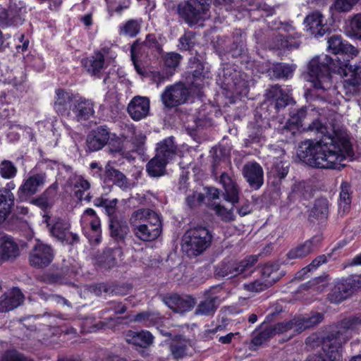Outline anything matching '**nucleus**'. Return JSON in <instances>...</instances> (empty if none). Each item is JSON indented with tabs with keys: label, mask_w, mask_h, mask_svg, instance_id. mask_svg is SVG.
Here are the masks:
<instances>
[{
	"label": "nucleus",
	"mask_w": 361,
	"mask_h": 361,
	"mask_svg": "<svg viewBox=\"0 0 361 361\" xmlns=\"http://www.w3.org/2000/svg\"><path fill=\"white\" fill-rule=\"evenodd\" d=\"M73 118L80 122L87 121L94 114V104L92 101L80 97L74 101L71 109Z\"/></svg>",
	"instance_id": "nucleus-20"
},
{
	"label": "nucleus",
	"mask_w": 361,
	"mask_h": 361,
	"mask_svg": "<svg viewBox=\"0 0 361 361\" xmlns=\"http://www.w3.org/2000/svg\"><path fill=\"white\" fill-rule=\"evenodd\" d=\"M128 130L131 133L130 141L133 145L134 150L142 151L146 141L145 135L133 127L128 128Z\"/></svg>",
	"instance_id": "nucleus-46"
},
{
	"label": "nucleus",
	"mask_w": 361,
	"mask_h": 361,
	"mask_svg": "<svg viewBox=\"0 0 361 361\" xmlns=\"http://www.w3.org/2000/svg\"><path fill=\"white\" fill-rule=\"evenodd\" d=\"M109 140V130L106 126H101L92 130L87 136L86 144L92 152L102 149Z\"/></svg>",
	"instance_id": "nucleus-14"
},
{
	"label": "nucleus",
	"mask_w": 361,
	"mask_h": 361,
	"mask_svg": "<svg viewBox=\"0 0 361 361\" xmlns=\"http://www.w3.org/2000/svg\"><path fill=\"white\" fill-rule=\"evenodd\" d=\"M1 361H32L30 358L16 350H7L3 355Z\"/></svg>",
	"instance_id": "nucleus-57"
},
{
	"label": "nucleus",
	"mask_w": 361,
	"mask_h": 361,
	"mask_svg": "<svg viewBox=\"0 0 361 361\" xmlns=\"http://www.w3.org/2000/svg\"><path fill=\"white\" fill-rule=\"evenodd\" d=\"M296 324H298L297 319L294 318L292 320L284 321L277 323L274 325H271L269 326L271 330H272L274 335L276 334H283L290 330H293V332L297 333Z\"/></svg>",
	"instance_id": "nucleus-48"
},
{
	"label": "nucleus",
	"mask_w": 361,
	"mask_h": 361,
	"mask_svg": "<svg viewBox=\"0 0 361 361\" xmlns=\"http://www.w3.org/2000/svg\"><path fill=\"white\" fill-rule=\"evenodd\" d=\"M212 238V233L207 227H191L183 235L182 250L189 257H197L209 247Z\"/></svg>",
	"instance_id": "nucleus-3"
},
{
	"label": "nucleus",
	"mask_w": 361,
	"mask_h": 361,
	"mask_svg": "<svg viewBox=\"0 0 361 361\" xmlns=\"http://www.w3.org/2000/svg\"><path fill=\"white\" fill-rule=\"evenodd\" d=\"M54 255V250L51 245L37 242L29 252V264L35 269H44L53 262Z\"/></svg>",
	"instance_id": "nucleus-7"
},
{
	"label": "nucleus",
	"mask_w": 361,
	"mask_h": 361,
	"mask_svg": "<svg viewBox=\"0 0 361 361\" xmlns=\"http://www.w3.org/2000/svg\"><path fill=\"white\" fill-rule=\"evenodd\" d=\"M110 235L116 241H124L129 233V228L126 222L118 220L114 217L109 220Z\"/></svg>",
	"instance_id": "nucleus-30"
},
{
	"label": "nucleus",
	"mask_w": 361,
	"mask_h": 361,
	"mask_svg": "<svg viewBox=\"0 0 361 361\" xmlns=\"http://www.w3.org/2000/svg\"><path fill=\"white\" fill-rule=\"evenodd\" d=\"M152 218L159 219V215L148 208H141L134 211L130 218V223L133 227L136 226L147 224V222L152 221Z\"/></svg>",
	"instance_id": "nucleus-31"
},
{
	"label": "nucleus",
	"mask_w": 361,
	"mask_h": 361,
	"mask_svg": "<svg viewBox=\"0 0 361 361\" xmlns=\"http://www.w3.org/2000/svg\"><path fill=\"white\" fill-rule=\"evenodd\" d=\"M304 23L310 34L317 37L324 36L328 30L324 17L319 11H314L307 16Z\"/></svg>",
	"instance_id": "nucleus-17"
},
{
	"label": "nucleus",
	"mask_w": 361,
	"mask_h": 361,
	"mask_svg": "<svg viewBox=\"0 0 361 361\" xmlns=\"http://www.w3.org/2000/svg\"><path fill=\"white\" fill-rule=\"evenodd\" d=\"M76 97L74 94L63 89L55 91L54 109L56 112L63 116H71V109Z\"/></svg>",
	"instance_id": "nucleus-10"
},
{
	"label": "nucleus",
	"mask_w": 361,
	"mask_h": 361,
	"mask_svg": "<svg viewBox=\"0 0 361 361\" xmlns=\"http://www.w3.org/2000/svg\"><path fill=\"white\" fill-rule=\"evenodd\" d=\"M283 276L279 271V265L277 263H267L262 269V277L267 281L268 285L272 286Z\"/></svg>",
	"instance_id": "nucleus-37"
},
{
	"label": "nucleus",
	"mask_w": 361,
	"mask_h": 361,
	"mask_svg": "<svg viewBox=\"0 0 361 361\" xmlns=\"http://www.w3.org/2000/svg\"><path fill=\"white\" fill-rule=\"evenodd\" d=\"M291 101V98L289 95L285 92L282 93L275 100V108L277 111L285 108Z\"/></svg>",
	"instance_id": "nucleus-64"
},
{
	"label": "nucleus",
	"mask_w": 361,
	"mask_h": 361,
	"mask_svg": "<svg viewBox=\"0 0 361 361\" xmlns=\"http://www.w3.org/2000/svg\"><path fill=\"white\" fill-rule=\"evenodd\" d=\"M298 156L307 165L322 169H341L342 162L352 159L354 152L347 135L334 132L317 141L308 140L299 147Z\"/></svg>",
	"instance_id": "nucleus-1"
},
{
	"label": "nucleus",
	"mask_w": 361,
	"mask_h": 361,
	"mask_svg": "<svg viewBox=\"0 0 361 361\" xmlns=\"http://www.w3.org/2000/svg\"><path fill=\"white\" fill-rule=\"evenodd\" d=\"M169 161L155 156L146 165V171L150 177L158 178L165 174L166 166Z\"/></svg>",
	"instance_id": "nucleus-34"
},
{
	"label": "nucleus",
	"mask_w": 361,
	"mask_h": 361,
	"mask_svg": "<svg viewBox=\"0 0 361 361\" xmlns=\"http://www.w3.org/2000/svg\"><path fill=\"white\" fill-rule=\"evenodd\" d=\"M123 255L120 247L106 248L103 253L98 257V264L104 269H111L117 264L118 258Z\"/></svg>",
	"instance_id": "nucleus-28"
},
{
	"label": "nucleus",
	"mask_w": 361,
	"mask_h": 361,
	"mask_svg": "<svg viewBox=\"0 0 361 361\" xmlns=\"http://www.w3.org/2000/svg\"><path fill=\"white\" fill-rule=\"evenodd\" d=\"M361 326V316L352 317L342 320L336 328L337 332H341L348 341L350 331L358 329Z\"/></svg>",
	"instance_id": "nucleus-36"
},
{
	"label": "nucleus",
	"mask_w": 361,
	"mask_h": 361,
	"mask_svg": "<svg viewBox=\"0 0 361 361\" xmlns=\"http://www.w3.org/2000/svg\"><path fill=\"white\" fill-rule=\"evenodd\" d=\"M243 177L249 185L255 189H259L264 183V172L262 166L257 162H248L243 166Z\"/></svg>",
	"instance_id": "nucleus-13"
},
{
	"label": "nucleus",
	"mask_w": 361,
	"mask_h": 361,
	"mask_svg": "<svg viewBox=\"0 0 361 361\" xmlns=\"http://www.w3.org/2000/svg\"><path fill=\"white\" fill-rule=\"evenodd\" d=\"M188 341L181 336H176L170 345V350L174 359H180L186 355Z\"/></svg>",
	"instance_id": "nucleus-40"
},
{
	"label": "nucleus",
	"mask_w": 361,
	"mask_h": 361,
	"mask_svg": "<svg viewBox=\"0 0 361 361\" xmlns=\"http://www.w3.org/2000/svg\"><path fill=\"white\" fill-rule=\"evenodd\" d=\"M326 286V284L324 283V278L318 277L309 281L307 283L302 284L300 286V290H312L313 291L321 292Z\"/></svg>",
	"instance_id": "nucleus-53"
},
{
	"label": "nucleus",
	"mask_w": 361,
	"mask_h": 361,
	"mask_svg": "<svg viewBox=\"0 0 361 361\" xmlns=\"http://www.w3.org/2000/svg\"><path fill=\"white\" fill-rule=\"evenodd\" d=\"M216 297H208L201 301L195 310L196 315L209 316L214 314L217 309Z\"/></svg>",
	"instance_id": "nucleus-41"
},
{
	"label": "nucleus",
	"mask_w": 361,
	"mask_h": 361,
	"mask_svg": "<svg viewBox=\"0 0 361 361\" xmlns=\"http://www.w3.org/2000/svg\"><path fill=\"white\" fill-rule=\"evenodd\" d=\"M126 341L128 343L146 348L151 345L154 341V337L148 331H135L129 330L126 332Z\"/></svg>",
	"instance_id": "nucleus-25"
},
{
	"label": "nucleus",
	"mask_w": 361,
	"mask_h": 361,
	"mask_svg": "<svg viewBox=\"0 0 361 361\" xmlns=\"http://www.w3.org/2000/svg\"><path fill=\"white\" fill-rule=\"evenodd\" d=\"M270 286V285H268L267 281L261 276L253 281L244 283L243 288L251 293H258L267 289Z\"/></svg>",
	"instance_id": "nucleus-49"
},
{
	"label": "nucleus",
	"mask_w": 361,
	"mask_h": 361,
	"mask_svg": "<svg viewBox=\"0 0 361 361\" xmlns=\"http://www.w3.org/2000/svg\"><path fill=\"white\" fill-rule=\"evenodd\" d=\"M359 0H335L334 9L339 13L350 11Z\"/></svg>",
	"instance_id": "nucleus-55"
},
{
	"label": "nucleus",
	"mask_w": 361,
	"mask_h": 361,
	"mask_svg": "<svg viewBox=\"0 0 361 361\" xmlns=\"http://www.w3.org/2000/svg\"><path fill=\"white\" fill-rule=\"evenodd\" d=\"M328 49L334 54H348L350 56H356L358 53L357 49L349 44L347 41L343 39L339 35H332L328 39Z\"/></svg>",
	"instance_id": "nucleus-23"
},
{
	"label": "nucleus",
	"mask_w": 361,
	"mask_h": 361,
	"mask_svg": "<svg viewBox=\"0 0 361 361\" xmlns=\"http://www.w3.org/2000/svg\"><path fill=\"white\" fill-rule=\"evenodd\" d=\"M348 340L342 333L333 331L323 339L322 349L329 361H343V345Z\"/></svg>",
	"instance_id": "nucleus-8"
},
{
	"label": "nucleus",
	"mask_w": 361,
	"mask_h": 361,
	"mask_svg": "<svg viewBox=\"0 0 361 361\" xmlns=\"http://www.w3.org/2000/svg\"><path fill=\"white\" fill-rule=\"evenodd\" d=\"M204 200V195L200 192H192L188 195L185 202L190 209L200 206Z\"/></svg>",
	"instance_id": "nucleus-56"
},
{
	"label": "nucleus",
	"mask_w": 361,
	"mask_h": 361,
	"mask_svg": "<svg viewBox=\"0 0 361 361\" xmlns=\"http://www.w3.org/2000/svg\"><path fill=\"white\" fill-rule=\"evenodd\" d=\"M219 183L224 188V199L233 204L239 202L240 190L236 182L226 173H222L219 177Z\"/></svg>",
	"instance_id": "nucleus-21"
},
{
	"label": "nucleus",
	"mask_w": 361,
	"mask_h": 361,
	"mask_svg": "<svg viewBox=\"0 0 361 361\" xmlns=\"http://www.w3.org/2000/svg\"><path fill=\"white\" fill-rule=\"evenodd\" d=\"M212 0H187L177 6L179 16L190 26L204 21L209 16Z\"/></svg>",
	"instance_id": "nucleus-5"
},
{
	"label": "nucleus",
	"mask_w": 361,
	"mask_h": 361,
	"mask_svg": "<svg viewBox=\"0 0 361 361\" xmlns=\"http://www.w3.org/2000/svg\"><path fill=\"white\" fill-rule=\"evenodd\" d=\"M345 284L352 292L361 289V274L348 277Z\"/></svg>",
	"instance_id": "nucleus-61"
},
{
	"label": "nucleus",
	"mask_w": 361,
	"mask_h": 361,
	"mask_svg": "<svg viewBox=\"0 0 361 361\" xmlns=\"http://www.w3.org/2000/svg\"><path fill=\"white\" fill-rule=\"evenodd\" d=\"M322 240V236L317 235L305 241L303 243L293 247L287 253L288 259H297L307 257L319 247Z\"/></svg>",
	"instance_id": "nucleus-12"
},
{
	"label": "nucleus",
	"mask_w": 361,
	"mask_h": 361,
	"mask_svg": "<svg viewBox=\"0 0 361 361\" xmlns=\"http://www.w3.org/2000/svg\"><path fill=\"white\" fill-rule=\"evenodd\" d=\"M308 71L311 82L317 90L326 91L331 89V72L345 77L343 85L346 94H357L361 87L360 65H352L327 55H321L309 62Z\"/></svg>",
	"instance_id": "nucleus-2"
},
{
	"label": "nucleus",
	"mask_w": 361,
	"mask_h": 361,
	"mask_svg": "<svg viewBox=\"0 0 361 361\" xmlns=\"http://www.w3.org/2000/svg\"><path fill=\"white\" fill-rule=\"evenodd\" d=\"M8 188L0 189V224L5 221L14 204V195L11 189L15 188L13 183H8Z\"/></svg>",
	"instance_id": "nucleus-24"
},
{
	"label": "nucleus",
	"mask_w": 361,
	"mask_h": 361,
	"mask_svg": "<svg viewBox=\"0 0 361 361\" xmlns=\"http://www.w3.org/2000/svg\"><path fill=\"white\" fill-rule=\"evenodd\" d=\"M140 31V24L136 20H129L120 27L119 34L130 37H135Z\"/></svg>",
	"instance_id": "nucleus-45"
},
{
	"label": "nucleus",
	"mask_w": 361,
	"mask_h": 361,
	"mask_svg": "<svg viewBox=\"0 0 361 361\" xmlns=\"http://www.w3.org/2000/svg\"><path fill=\"white\" fill-rule=\"evenodd\" d=\"M257 260V256L250 255L240 261H223L215 267L214 274L216 277L227 279L239 276L247 278L252 274L253 267Z\"/></svg>",
	"instance_id": "nucleus-4"
},
{
	"label": "nucleus",
	"mask_w": 361,
	"mask_h": 361,
	"mask_svg": "<svg viewBox=\"0 0 361 361\" xmlns=\"http://www.w3.org/2000/svg\"><path fill=\"white\" fill-rule=\"evenodd\" d=\"M132 320L136 322H142L146 326H151L157 324L161 320V317L157 312L145 311L135 315Z\"/></svg>",
	"instance_id": "nucleus-43"
},
{
	"label": "nucleus",
	"mask_w": 361,
	"mask_h": 361,
	"mask_svg": "<svg viewBox=\"0 0 361 361\" xmlns=\"http://www.w3.org/2000/svg\"><path fill=\"white\" fill-rule=\"evenodd\" d=\"M47 176L44 173L33 174L25 179L18 189V195L31 196L37 193L39 188L44 186Z\"/></svg>",
	"instance_id": "nucleus-16"
},
{
	"label": "nucleus",
	"mask_w": 361,
	"mask_h": 361,
	"mask_svg": "<svg viewBox=\"0 0 361 361\" xmlns=\"http://www.w3.org/2000/svg\"><path fill=\"white\" fill-rule=\"evenodd\" d=\"M17 167L13 162L4 160L0 163V176L4 179L13 178L17 174Z\"/></svg>",
	"instance_id": "nucleus-50"
},
{
	"label": "nucleus",
	"mask_w": 361,
	"mask_h": 361,
	"mask_svg": "<svg viewBox=\"0 0 361 361\" xmlns=\"http://www.w3.org/2000/svg\"><path fill=\"white\" fill-rule=\"evenodd\" d=\"M190 92L183 82H176L166 87L161 94V100L165 107L171 109L186 103Z\"/></svg>",
	"instance_id": "nucleus-6"
},
{
	"label": "nucleus",
	"mask_w": 361,
	"mask_h": 361,
	"mask_svg": "<svg viewBox=\"0 0 361 361\" xmlns=\"http://www.w3.org/2000/svg\"><path fill=\"white\" fill-rule=\"evenodd\" d=\"M296 324L297 334L301 333L307 329L314 327L320 324L324 319V314L314 312L310 315L298 317Z\"/></svg>",
	"instance_id": "nucleus-33"
},
{
	"label": "nucleus",
	"mask_w": 361,
	"mask_h": 361,
	"mask_svg": "<svg viewBox=\"0 0 361 361\" xmlns=\"http://www.w3.org/2000/svg\"><path fill=\"white\" fill-rule=\"evenodd\" d=\"M58 192V185L53 183L37 198L31 201L32 204L45 211L54 205Z\"/></svg>",
	"instance_id": "nucleus-26"
},
{
	"label": "nucleus",
	"mask_w": 361,
	"mask_h": 361,
	"mask_svg": "<svg viewBox=\"0 0 361 361\" xmlns=\"http://www.w3.org/2000/svg\"><path fill=\"white\" fill-rule=\"evenodd\" d=\"M105 173L107 177L116 185L123 190L129 188L130 183L127 177L119 170L114 168L110 164L105 166Z\"/></svg>",
	"instance_id": "nucleus-38"
},
{
	"label": "nucleus",
	"mask_w": 361,
	"mask_h": 361,
	"mask_svg": "<svg viewBox=\"0 0 361 361\" xmlns=\"http://www.w3.org/2000/svg\"><path fill=\"white\" fill-rule=\"evenodd\" d=\"M82 63L88 73L99 76L104 66V56L99 51L95 52L92 57L83 59Z\"/></svg>",
	"instance_id": "nucleus-29"
},
{
	"label": "nucleus",
	"mask_w": 361,
	"mask_h": 361,
	"mask_svg": "<svg viewBox=\"0 0 361 361\" xmlns=\"http://www.w3.org/2000/svg\"><path fill=\"white\" fill-rule=\"evenodd\" d=\"M20 255V250L14 239L8 235L0 240V259L2 261H13Z\"/></svg>",
	"instance_id": "nucleus-22"
},
{
	"label": "nucleus",
	"mask_w": 361,
	"mask_h": 361,
	"mask_svg": "<svg viewBox=\"0 0 361 361\" xmlns=\"http://www.w3.org/2000/svg\"><path fill=\"white\" fill-rule=\"evenodd\" d=\"M281 152L282 154L285 155L283 150H281ZM284 158L285 156L281 157V159H276L270 171V173L274 177L278 178L280 180L284 178L287 176L290 166V163Z\"/></svg>",
	"instance_id": "nucleus-42"
},
{
	"label": "nucleus",
	"mask_w": 361,
	"mask_h": 361,
	"mask_svg": "<svg viewBox=\"0 0 361 361\" xmlns=\"http://www.w3.org/2000/svg\"><path fill=\"white\" fill-rule=\"evenodd\" d=\"M24 300V295L18 288H13L10 291L0 297V312H7L20 306Z\"/></svg>",
	"instance_id": "nucleus-19"
},
{
	"label": "nucleus",
	"mask_w": 361,
	"mask_h": 361,
	"mask_svg": "<svg viewBox=\"0 0 361 361\" xmlns=\"http://www.w3.org/2000/svg\"><path fill=\"white\" fill-rule=\"evenodd\" d=\"M73 185L75 188H80L75 192V196L81 200L83 192L80 189L86 191L90 189V183L81 176H76L73 179Z\"/></svg>",
	"instance_id": "nucleus-54"
},
{
	"label": "nucleus",
	"mask_w": 361,
	"mask_h": 361,
	"mask_svg": "<svg viewBox=\"0 0 361 361\" xmlns=\"http://www.w3.org/2000/svg\"><path fill=\"white\" fill-rule=\"evenodd\" d=\"M152 221L133 227L134 234L143 241H152L157 239L161 233L160 218H152Z\"/></svg>",
	"instance_id": "nucleus-11"
},
{
	"label": "nucleus",
	"mask_w": 361,
	"mask_h": 361,
	"mask_svg": "<svg viewBox=\"0 0 361 361\" xmlns=\"http://www.w3.org/2000/svg\"><path fill=\"white\" fill-rule=\"evenodd\" d=\"M350 184L343 182L341 185L340 198L338 200V212L344 214L350 208L351 204Z\"/></svg>",
	"instance_id": "nucleus-39"
},
{
	"label": "nucleus",
	"mask_w": 361,
	"mask_h": 361,
	"mask_svg": "<svg viewBox=\"0 0 361 361\" xmlns=\"http://www.w3.org/2000/svg\"><path fill=\"white\" fill-rule=\"evenodd\" d=\"M69 228V223L60 218H57L53 219L52 225L49 226V231L51 236L57 240L64 242Z\"/></svg>",
	"instance_id": "nucleus-35"
},
{
	"label": "nucleus",
	"mask_w": 361,
	"mask_h": 361,
	"mask_svg": "<svg viewBox=\"0 0 361 361\" xmlns=\"http://www.w3.org/2000/svg\"><path fill=\"white\" fill-rule=\"evenodd\" d=\"M163 301L169 308L178 314H184L192 310L196 304L195 298L192 296L176 293L166 295L164 297Z\"/></svg>",
	"instance_id": "nucleus-9"
},
{
	"label": "nucleus",
	"mask_w": 361,
	"mask_h": 361,
	"mask_svg": "<svg viewBox=\"0 0 361 361\" xmlns=\"http://www.w3.org/2000/svg\"><path fill=\"white\" fill-rule=\"evenodd\" d=\"M306 116V109H300L295 114L291 116L286 125L280 130L281 133L286 135V137H291L294 135L296 131L298 130L299 128L303 126V121Z\"/></svg>",
	"instance_id": "nucleus-27"
},
{
	"label": "nucleus",
	"mask_w": 361,
	"mask_h": 361,
	"mask_svg": "<svg viewBox=\"0 0 361 361\" xmlns=\"http://www.w3.org/2000/svg\"><path fill=\"white\" fill-rule=\"evenodd\" d=\"M141 43L149 51H157L158 53L162 51V47L154 34L147 35L144 41L141 40Z\"/></svg>",
	"instance_id": "nucleus-51"
},
{
	"label": "nucleus",
	"mask_w": 361,
	"mask_h": 361,
	"mask_svg": "<svg viewBox=\"0 0 361 361\" xmlns=\"http://www.w3.org/2000/svg\"><path fill=\"white\" fill-rule=\"evenodd\" d=\"M311 214L318 219H326L329 214L328 200L324 198L317 200L311 211Z\"/></svg>",
	"instance_id": "nucleus-47"
},
{
	"label": "nucleus",
	"mask_w": 361,
	"mask_h": 361,
	"mask_svg": "<svg viewBox=\"0 0 361 361\" xmlns=\"http://www.w3.org/2000/svg\"><path fill=\"white\" fill-rule=\"evenodd\" d=\"M273 335L274 334L272 333V330H271L270 326H268L264 331L259 332L257 335L254 336L251 344L255 346H259Z\"/></svg>",
	"instance_id": "nucleus-58"
},
{
	"label": "nucleus",
	"mask_w": 361,
	"mask_h": 361,
	"mask_svg": "<svg viewBox=\"0 0 361 361\" xmlns=\"http://www.w3.org/2000/svg\"><path fill=\"white\" fill-rule=\"evenodd\" d=\"M150 102L146 97L135 96L128 105L127 111L134 121L145 118L149 111Z\"/></svg>",
	"instance_id": "nucleus-15"
},
{
	"label": "nucleus",
	"mask_w": 361,
	"mask_h": 361,
	"mask_svg": "<svg viewBox=\"0 0 361 361\" xmlns=\"http://www.w3.org/2000/svg\"><path fill=\"white\" fill-rule=\"evenodd\" d=\"M214 209L218 216L224 221H232L234 220V214L232 209H227L224 206L216 204Z\"/></svg>",
	"instance_id": "nucleus-59"
},
{
	"label": "nucleus",
	"mask_w": 361,
	"mask_h": 361,
	"mask_svg": "<svg viewBox=\"0 0 361 361\" xmlns=\"http://www.w3.org/2000/svg\"><path fill=\"white\" fill-rule=\"evenodd\" d=\"M353 35L361 39V13L355 15L350 21Z\"/></svg>",
	"instance_id": "nucleus-60"
},
{
	"label": "nucleus",
	"mask_w": 361,
	"mask_h": 361,
	"mask_svg": "<svg viewBox=\"0 0 361 361\" xmlns=\"http://www.w3.org/2000/svg\"><path fill=\"white\" fill-rule=\"evenodd\" d=\"M326 262V257L324 255H319L317 257L314 259L312 261V262L307 266L306 267L302 269V271L305 274L307 272L310 271L312 269H315L319 267L322 264Z\"/></svg>",
	"instance_id": "nucleus-62"
},
{
	"label": "nucleus",
	"mask_w": 361,
	"mask_h": 361,
	"mask_svg": "<svg viewBox=\"0 0 361 361\" xmlns=\"http://www.w3.org/2000/svg\"><path fill=\"white\" fill-rule=\"evenodd\" d=\"M149 52L142 44L140 39H136L131 44L130 49V59L136 72L139 75H144L145 73L143 61L148 56Z\"/></svg>",
	"instance_id": "nucleus-18"
},
{
	"label": "nucleus",
	"mask_w": 361,
	"mask_h": 361,
	"mask_svg": "<svg viewBox=\"0 0 361 361\" xmlns=\"http://www.w3.org/2000/svg\"><path fill=\"white\" fill-rule=\"evenodd\" d=\"M283 92L280 86L276 85L268 87L264 95L267 99L276 100Z\"/></svg>",
	"instance_id": "nucleus-63"
},
{
	"label": "nucleus",
	"mask_w": 361,
	"mask_h": 361,
	"mask_svg": "<svg viewBox=\"0 0 361 361\" xmlns=\"http://www.w3.org/2000/svg\"><path fill=\"white\" fill-rule=\"evenodd\" d=\"M295 69L294 65L277 63L272 68V76L276 79H288Z\"/></svg>",
	"instance_id": "nucleus-44"
},
{
	"label": "nucleus",
	"mask_w": 361,
	"mask_h": 361,
	"mask_svg": "<svg viewBox=\"0 0 361 361\" xmlns=\"http://www.w3.org/2000/svg\"><path fill=\"white\" fill-rule=\"evenodd\" d=\"M156 155L170 161L176 154V146L173 137H168L157 144Z\"/></svg>",
	"instance_id": "nucleus-32"
},
{
	"label": "nucleus",
	"mask_w": 361,
	"mask_h": 361,
	"mask_svg": "<svg viewBox=\"0 0 361 361\" xmlns=\"http://www.w3.org/2000/svg\"><path fill=\"white\" fill-rule=\"evenodd\" d=\"M181 59L182 56L176 52H168L162 56L164 66L172 70L178 66Z\"/></svg>",
	"instance_id": "nucleus-52"
}]
</instances>
